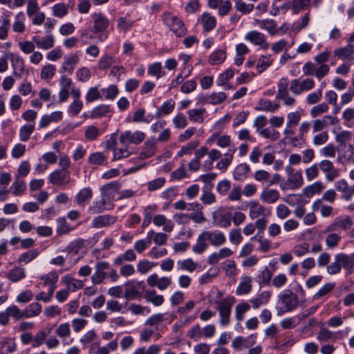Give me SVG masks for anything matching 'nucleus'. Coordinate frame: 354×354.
<instances>
[{
  "label": "nucleus",
  "mask_w": 354,
  "mask_h": 354,
  "mask_svg": "<svg viewBox=\"0 0 354 354\" xmlns=\"http://www.w3.org/2000/svg\"><path fill=\"white\" fill-rule=\"evenodd\" d=\"M279 297V306L277 308L278 315L293 311L299 304L298 297L290 290L283 292Z\"/></svg>",
  "instance_id": "f257e3e1"
},
{
  "label": "nucleus",
  "mask_w": 354,
  "mask_h": 354,
  "mask_svg": "<svg viewBox=\"0 0 354 354\" xmlns=\"http://www.w3.org/2000/svg\"><path fill=\"white\" fill-rule=\"evenodd\" d=\"M235 303V298L229 296L216 301V310L219 313V323L221 326H225L230 322V315L233 305Z\"/></svg>",
  "instance_id": "f03ea898"
},
{
  "label": "nucleus",
  "mask_w": 354,
  "mask_h": 354,
  "mask_svg": "<svg viewBox=\"0 0 354 354\" xmlns=\"http://www.w3.org/2000/svg\"><path fill=\"white\" fill-rule=\"evenodd\" d=\"M162 20L176 36L181 37L185 34L186 28L185 25L177 17L169 12H166L162 15Z\"/></svg>",
  "instance_id": "7ed1b4c3"
},
{
  "label": "nucleus",
  "mask_w": 354,
  "mask_h": 354,
  "mask_svg": "<svg viewBox=\"0 0 354 354\" xmlns=\"http://www.w3.org/2000/svg\"><path fill=\"white\" fill-rule=\"evenodd\" d=\"M318 237L320 239H324L326 245L329 249L337 247L342 240L341 234L333 230L328 225L318 232Z\"/></svg>",
  "instance_id": "20e7f679"
},
{
  "label": "nucleus",
  "mask_w": 354,
  "mask_h": 354,
  "mask_svg": "<svg viewBox=\"0 0 354 354\" xmlns=\"http://www.w3.org/2000/svg\"><path fill=\"white\" fill-rule=\"evenodd\" d=\"M213 223L221 227L227 228L231 226L232 214L225 207H219L212 213Z\"/></svg>",
  "instance_id": "39448f33"
},
{
  "label": "nucleus",
  "mask_w": 354,
  "mask_h": 354,
  "mask_svg": "<svg viewBox=\"0 0 354 354\" xmlns=\"http://www.w3.org/2000/svg\"><path fill=\"white\" fill-rule=\"evenodd\" d=\"M315 86V82L311 78H306L301 81L298 79H294L290 83V91L293 94L299 95L303 92L312 90Z\"/></svg>",
  "instance_id": "423d86ee"
},
{
  "label": "nucleus",
  "mask_w": 354,
  "mask_h": 354,
  "mask_svg": "<svg viewBox=\"0 0 354 354\" xmlns=\"http://www.w3.org/2000/svg\"><path fill=\"white\" fill-rule=\"evenodd\" d=\"M145 138V133L140 131L131 132L128 130L122 132L120 135L119 141L122 145H129L130 144L139 145Z\"/></svg>",
  "instance_id": "0eeeda50"
},
{
  "label": "nucleus",
  "mask_w": 354,
  "mask_h": 354,
  "mask_svg": "<svg viewBox=\"0 0 354 354\" xmlns=\"http://www.w3.org/2000/svg\"><path fill=\"white\" fill-rule=\"evenodd\" d=\"M109 269V263L105 261H97L95 265V272L91 276V281L94 285L104 283L107 277L106 270Z\"/></svg>",
  "instance_id": "6e6552de"
},
{
  "label": "nucleus",
  "mask_w": 354,
  "mask_h": 354,
  "mask_svg": "<svg viewBox=\"0 0 354 354\" xmlns=\"http://www.w3.org/2000/svg\"><path fill=\"white\" fill-rule=\"evenodd\" d=\"M121 187L120 183L118 181L110 182L100 187L102 196L101 203L106 204L107 201L112 200Z\"/></svg>",
  "instance_id": "1a4fd4ad"
},
{
  "label": "nucleus",
  "mask_w": 354,
  "mask_h": 354,
  "mask_svg": "<svg viewBox=\"0 0 354 354\" xmlns=\"http://www.w3.org/2000/svg\"><path fill=\"white\" fill-rule=\"evenodd\" d=\"M353 224L352 218L348 215H343L337 217L328 226L336 232L341 234L342 231H346L351 229Z\"/></svg>",
  "instance_id": "9d476101"
},
{
  "label": "nucleus",
  "mask_w": 354,
  "mask_h": 354,
  "mask_svg": "<svg viewBox=\"0 0 354 354\" xmlns=\"http://www.w3.org/2000/svg\"><path fill=\"white\" fill-rule=\"evenodd\" d=\"M71 181V172L59 169L53 171L48 176V182L57 186H65Z\"/></svg>",
  "instance_id": "9b49d317"
},
{
  "label": "nucleus",
  "mask_w": 354,
  "mask_h": 354,
  "mask_svg": "<svg viewBox=\"0 0 354 354\" xmlns=\"http://www.w3.org/2000/svg\"><path fill=\"white\" fill-rule=\"evenodd\" d=\"M11 66L13 70V75L17 78H21L25 72V62L21 56L17 53L8 55Z\"/></svg>",
  "instance_id": "f8f14e48"
},
{
  "label": "nucleus",
  "mask_w": 354,
  "mask_h": 354,
  "mask_svg": "<svg viewBox=\"0 0 354 354\" xmlns=\"http://www.w3.org/2000/svg\"><path fill=\"white\" fill-rule=\"evenodd\" d=\"M209 245L214 247H220L226 242L225 234L220 230H205L203 231Z\"/></svg>",
  "instance_id": "ddd939ff"
},
{
  "label": "nucleus",
  "mask_w": 354,
  "mask_h": 354,
  "mask_svg": "<svg viewBox=\"0 0 354 354\" xmlns=\"http://www.w3.org/2000/svg\"><path fill=\"white\" fill-rule=\"evenodd\" d=\"M91 17L94 24L91 31L94 34L102 33L106 31L109 24L108 19L101 12L93 13Z\"/></svg>",
  "instance_id": "4468645a"
},
{
  "label": "nucleus",
  "mask_w": 354,
  "mask_h": 354,
  "mask_svg": "<svg viewBox=\"0 0 354 354\" xmlns=\"http://www.w3.org/2000/svg\"><path fill=\"white\" fill-rule=\"evenodd\" d=\"M245 39L255 46H259L263 50L269 48V44L266 41V36L257 30H252L248 32L245 36Z\"/></svg>",
  "instance_id": "2eb2a0df"
},
{
  "label": "nucleus",
  "mask_w": 354,
  "mask_h": 354,
  "mask_svg": "<svg viewBox=\"0 0 354 354\" xmlns=\"http://www.w3.org/2000/svg\"><path fill=\"white\" fill-rule=\"evenodd\" d=\"M80 62V57L76 53H70L64 57L60 71L63 73L72 74L76 65Z\"/></svg>",
  "instance_id": "dca6fc26"
},
{
  "label": "nucleus",
  "mask_w": 354,
  "mask_h": 354,
  "mask_svg": "<svg viewBox=\"0 0 354 354\" xmlns=\"http://www.w3.org/2000/svg\"><path fill=\"white\" fill-rule=\"evenodd\" d=\"M147 282L150 287H157L160 290H165L171 284V279L168 277L158 278L157 274H152L147 277Z\"/></svg>",
  "instance_id": "f3484780"
},
{
  "label": "nucleus",
  "mask_w": 354,
  "mask_h": 354,
  "mask_svg": "<svg viewBox=\"0 0 354 354\" xmlns=\"http://www.w3.org/2000/svg\"><path fill=\"white\" fill-rule=\"evenodd\" d=\"M303 184L301 171H297L291 175H288L286 181L281 185V188L285 189H295Z\"/></svg>",
  "instance_id": "a211bd4d"
},
{
  "label": "nucleus",
  "mask_w": 354,
  "mask_h": 354,
  "mask_svg": "<svg viewBox=\"0 0 354 354\" xmlns=\"http://www.w3.org/2000/svg\"><path fill=\"white\" fill-rule=\"evenodd\" d=\"M157 140L153 137L148 138L144 145L142 146V151L139 153V158L145 160L153 156L156 152Z\"/></svg>",
  "instance_id": "6ab92c4d"
},
{
  "label": "nucleus",
  "mask_w": 354,
  "mask_h": 354,
  "mask_svg": "<svg viewBox=\"0 0 354 354\" xmlns=\"http://www.w3.org/2000/svg\"><path fill=\"white\" fill-rule=\"evenodd\" d=\"M249 215L252 219L259 216H266L270 214V210L255 201L248 203Z\"/></svg>",
  "instance_id": "aec40b11"
},
{
  "label": "nucleus",
  "mask_w": 354,
  "mask_h": 354,
  "mask_svg": "<svg viewBox=\"0 0 354 354\" xmlns=\"http://www.w3.org/2000/svg\"><path fill=\"white\" fill-rule=\"evenodd\" d=\"M320 169L325 173L326 178L328 181H333L338 177L339 171L334 167L333 163L328 160H323L319 162Z\"/></svg>",
  "instance_id": "412c9836"
},
{
  "label": "nucleus",
  "mask_w": 354,
  "mask_h": 354,
  "mask_svg": "<svg viewBox=\"0 0 354 354\" xmlns=\"http://www.w3.org/2000/svg\"><path fill=\"white\" fill-rule=\"evenodd\" d=\"M116 221L115 216L109 214L100 215L93 218L91 226L97 229L113 225Z\"/></svg>",
  "instance_id": "4be33fe9"
},
{
  "label": "nucleus",
  "mask_w": 354,
  "mask_h": 354,
  "mask_svg": "<svg viewBox=\"0 0 354 354\" xmlns=\"http://www.w3.org/2000/svg\"><path fill=\"white\" fill-rule=\"evenodd\" d=\"M32 40L38 48L44 50L52 48L55 45V38L53 35H48L43 37L34 36Z\"/></svg>",
  "instance_id": "5701e85b"
},
{
  "label": "nucleus",
  "mask_w": 354,
  "mask_h": 354,
  "mask_svg": "<svg viewBox=\"0 0 354 354\" xmlns=\"http://www.w3.org/2000/svg\"><path fill=\"white\" fill-rule=\"evenodd\" d=\"M334 56L338 59H353L354 55V45L348 44L344 47L337 48L333 51Z\"/></svg>",
  "instance_id": "b1692460"
},
{
  "label": "nucleus",
  "mask_w": 354,
  "mask_h": 354,
  "mask_svg": "<svg viewBox=\"0 0 354 354\" xmlns=\"http://www.w3.org/2000/svg\"><path fill=\"white\" fill-rule=\"evenodd\" d=\"M124 286V297L127 300H133L141 296V292L138 290L134 281H128Z\"/></svg>",
  "instance_id": "393cba45"
},
{
  "label": "nucleus",
  "mask_w": 354,
  "mask_h": 354,
  "mask_svg": "<svg viewBox=\"0 0 354 354\" xmlns=\"http://www.w3.org/2000/svg\"><path fill=\"white\" fill-rule=\"evenodd\" d=\"M144 298L147 302L152 304L154 306H160L165 301L164 297L158 295L155 290H146Z\"/></svg>",
  "instance_id": "a878e982"
},
{
  "label": "nucleus",
  "mask_w": 354,
  "mask_h": 354,
  "mask_svg": "<svg viewBox=\"0 0 354 354\" xmlns=\"http://www.w3.org/2000/svg\"><path fill=\"white\" fill-rule=\"evenodd\" d=\"M209 247V243L203 231L197 237L196 243L192 247V251L196 254L205 252Z\"/></svg>",
  "instance_id": "bb28decb"
},
{
  "label": "nucleus",
  "mask_w": 354,
  "mask_h": 354,
  "mask_svg": "<svg viewBox=\"0 0 354 354\" xmlns=\"http://www.w3.org/2000/svg\"><path fill=\"white\" fill-rule=\"evenodd\" d=\"M337 258L341 268H344L349 272H351L354 268V253L350 255L344 253H338Z\"/></svg>",
  "instance_id": "cd10ccee"
},
{
  "label": "nucleus",
  "mask_w": 354,
  "mask_h": 354,
  "mask_svg": "<svg viewBox=\"0 0 354 354\" xmlns=\"http://www.w3.org/2000/svg\"><path fill=\"white\" fill-rule=\"evenodd\" d=\"M279 198V192L277 189L265 188L260 194V199L268 204L276 203Z\"/></svg>",
  "instance_id": "c85d7f7f"
},
{
  "label": "nucleus",
  "mask_w": 354,
  "mask_h": 354,
  "mask_svg": "<svg viewBox=\"0 0 354 354\" xmlns=\"http://www.w3.org/2000/svg\"><path fill=\"white\" fill-rule=\"evenodd\" d=\"M111 110L110 105L108 104H100L94 107L90 114V118L92 119H97L104 116H110Z\"/></svg>",
  "instance_id": "c756f323"
},
{
  "label": "nucleus",
  "mask_w": 354,
  "mask_h": 354,
  "mask_svg": "<svg viewBox=\"0 0 354 354\" xmlns=\"http://www.w3.org/2000/svg\"><path fill=\"white\" fill-rule=\"evenodd\" d=\"M153 223L157 226H163V230L170 232L174 227V223L162 214H158L153 217Z\"/></svg>",
  "instance_id": "7c9ffc66"
},
{
  "label": "nucleus",
  "mask_w": 354,
  "mask_h": 354,
  "mask_svg": "<svg viewBox=\"0 0 354 354\" xmlns=\"http://www.w3.org/2000/svg\"><path fill=\"white\" fill-rule=\"evenodd\" d=\"M200 20L203 25V30L205 32H209L216 27V18L208 12H204L201 16Z\"/></svg>",
  "instance_id": "2f4dec72"
},
{
  "label": "nucleus",
  "mask_w": 354,
  "mask_h": 354,
  "mask_svg": "<svg viewBox=\"0 0 354 354\" xmlns=\"http://www.w3.org/2000/svg\"><path fill=\"white\" fill-rule=\"evenodd\" d=\"M279 109V104L273 103L269 100L261 99L259 101L255 110L261 111H266L270 113H274Z\"/></svg>",
  "instance_id": "473e14b6"
},
{
  "label": "nucleus",
  "mask_w": 354,
  "mask_h": 354,
  "mask_svg": "<svg viewBox=\"0 0 354 354\" xmlns=\"http://www.w3.org/2000/svg\"><path fill=\"white\" fill-rule=\"evenodd\" d=\"M93 197V191L90 187L82 189L75 196V201L79 205L84 206Z\"/></svg>",
  "instance_id": "72a5a7b5"
},
{
  "label": "nucleus",
  "mask_w": 354,
  "mask_h": 354,
  "mask_svg": "<svg viewBox=\"0 0 354 354\" xmlns=\"http://www.w3.org/2000/svg\"><path fill=\"white\" fill-rule=\"evenodd\" d=\"M271 292L270 291H263L255 298L252 299L250 302L254 309L259 308L261 306L266 304L270 299Z\"/></svg>",
  "instance_id": "f704fd0d"
},
{
  "label": "nucleus",
  "mask_w": 354,
  "mask_h": 354,
  "mask_svg": "<svg viewBox=\"0 0 354 354\" xmlns=\"http://www.w3.org/2000/svg\"><path fill=\"white\" fill-rule=\"evenodd\" d=\"M312 209L315 212L319 211L322 216L323 217L330 216L333 210L332 206L324 205L321 199H317L313 203Z\"/></svg>",
  "instance_id": "c9c22d12"
},
{
  "label": "nucleus",
  "mask_w": 354,
  "mask_h": 354,
  "mask_svg": "<svg viewBox=\"0 0 354 354\" xmlns=\"http://www.w3.org/2000/svg\"><path fill=\"white\" fill-rule=\"evenodd\" d=\"M6 277L10 281L16 283L26 277V271L23 268L15 266L8 272Z\"/></svg>",
  "instance_id": "e433bc0d"
},
{
  "label": "nucleus",
  "mask_w": 354,
  "mask_h": 354,
  "mask_svg": "<svg viewBox=\"0 0 354 354\" xmlns=\"http://www.w3.org/2000/svg\"><path fill=\"white\" fill-rule=\"evenodd\" d=\"M136 259V254L135 252L132 249H129L115 258L113 263L115 266H122L124 261H134Z\"/></svg>",
  "instance_id": "4c0bfd02"
},
{
  "label": "nucleus",
  "mask_w": 354,
  "mask_h": 354,
  "mask_svg": "<svg viewBox=\"0 0 354 354\" xmlns=\"http://www.w3.org/2000/svg\"><path fill=\"white\" fill-rule=\"evenodd\" d=\"M41 305L37 302L29 304L23 310L24 318H31L38 316L41 312Z\"/></svg>",
  "instance_id": "58836bf2"
},
{
  "label": "nucleus",
  "mask_w": 354,
  "mask_h": 354,
  "mask_svg": "<svg viewBox=\"0 0 354 354\" xmlns=\"http://www.w3.org/2000/svg\"><path fill=\"white\" fill-rule=\"evenodd\" d=\"M207 111L204 108L190 109L187 111L189 120L194 122L203 123L204 122V115Z\"/></svg>",
  "instance_id": "ea45409f"
},
{
  "label": "nucleus",
  "mask_w": 354,
  "mask_h": 354,
  "mask_svg": "<svg viewBox=\"0 0 354 354\" xmlns=\"http://www.w3.org/2000/svg\"><path fill=\"white\" fill-rule=\"evenodd\" d=\"M178 269L180 270H186L189 272H193L198 268L200 266L198 263L194 262L192 259L188 258L182 261H178L177 262Z\"/></svg>",
  "instance_id": "a19ab883"
},
{
  "label": "nucleus",
  "mask_w": 354,
  "mask_h": 354,
  "mask_svg": "<svg viewBox=\"0 0 354 354\" xmlns=\"http://www.w3.org/2000/svg\"><path fill=\"white\" fill-rule=\"evenodd\" d=\"M26 189V184L24 180H21L18 176H15V182L10 187V192L14 196H21Z\"/></svg>",
  "instance_id": "79ce46f5"
},
{
  "label": "nucleus",
  "mask_w": 354,
  "mask_h": 354,
  "mask_svg": "<svg viewBox=\"0 0 354 354\" xmlns=\"http://www.w3.org/2000/svg\"><path fill=\"white\" fill-rule=\"evenodd\" d=\"M252 279L249 277L243 278L237 286L236 293L238 295L249 294L252 290Z\"/></svg>",
  "instance_id": "37998d69"
},
{
  "label": "nucleus",
  "mask_w": 354,
  "mask_h": 354,
  "mask_svg": "<svg viewBox=\"0 0 354 354\" xmlns=\"http://www.w3.org/2000/svg\"><path fill=\"white\" fill-rule=\"evenodd\" d=\"M39 254V252L37 249L30 250L20 254L17 262L19 263L28 264L36 259Z\"/></svg>",
  "instance_id": "c03bdc74"
},
{
  "label": "nucleus",
  "mask_w": 354,
  "mask_h": 354,
  "mask_svg": "<svg viewBox=\"0 0 354 354\" xmlns=\"http://www.w3.org/2000/svg\"><path fill=\"white\" fill-rule=\"evenodd\" d=\"M35 129V122L23 125L19 132V140L22 142H26L29 140L31 134Z\"/></svg>",
  "instance_id": "a18cd8bd"
},
{
  "label": "nucleus",
  "mask_w": 354,
  "mask_h": 354,
  "mask_svg": "<svg viewBox=\"0 0 354 354\" xmlns=\"http://www.w3.org/2000/svg\"><path fill=\"white\" fill-rule=\"evenodd\" d=\"M234 152V149H228L227 152L224 155V157L221 158V160L217 162L216 168L220 170H225L231 164Z\"/></svg>",
  "instance_id": "49530a36"
},
{
  "label": "nucleus",
  "mask_w": 354,
  "mask_h": 354,
  "mask_svg": "<svg viewBox=\"0 0 354 354\" xmlns=\"http://www.w3.org/2000/svg\"><path fill=\"white\" fill-rule=\"evenodd\" d=\"M273 62L274 59L271 55H261L257 64V68L259 70V73H262L270 66Z\"/></svg>",
  "instance_id": "de8ad7c7"
},
{
  "label": "nucleus",
  "mask_w": 354,
  "mask_h": 354,
  "mask_svg": "<svg viewBox=\"0 0 354 354\" xmlns=\"http://www.w3.org/2000/svg\"><path fill=\"white\" fill-rule=\"evenodd\" d=\"M102 99L101 90L98 86H92L88 88L85 95L86 102L87 104Z\"/></svg>",
  "instance_id": "09e8293b"
},
{
  "label": "nucleus",
  "mask_w": 354,
  "mask_h": 354,
  "mask_svg": "<svg viewBox=\"0 0 354 354\" xmlns=\"http://www.w3.org/2000/svg\"><path fill=\"white\" fill-rule=\"evenodd\" d=\"M147 73L149 75L159 79L165 75L160 62H154L148 66Z\"/></svg>",
  "instance_id": "8fccbe9b"
},
{
  "label": "nucleus",
  "mask_w": 354,
  "mask_h": 354,
  "mask_svg": "<svg viewBox=\"0 0 354 354\" xmlns=\"http://www.w3.org/2000/svg\"><path fill=\"white\" fill-rule=\"evenodd\" d=\"M324 188V184L320 181H317L305 187L304 189V193L307 197L310 198L315 194L321 193Z\"/></svg>",
  "instance_id": "3c124183"
},
{
  "label": "nucleus",
  "mask_w": 354,
  "mask_h": 354,
  "mask_svg": "<svg viewBox=\"0 0 354 354\" xmlns=\"http://www.w3.org/2000/svg\"><path fill=\"white\" fill-rule=\"evenodd\" d=\"M225 59L226 52L224 50L219 49L210 55L209 62L212 65H217L223 63Z\"/></svg>",
  "instance_id": "603ef678"
},
{
  "label": "nucleus",
  "mask_w": 354,
  "mask_h": 354,
  "mask_svg": "<svg viewBox=\"0 0 354 354\" xmlns=\"http://www.w3.org/2000/svg\"><path fill=\"white\" fill-rule=\"evenodd\" d=\"M250 309V304L246 301H242L238 304L235 307V318L241 322L244 319V314Z\"/></svg>",
  "instance_id": "864d4df0"
},
{
  "label": "nucleus",
  "mask_w": 354,
  "mask_h": 354,
  "mask_svg": "<svg viewBox=\"0 0 354 354\" xmlns=\"http://www.w3.org/2000/svg\"><path fill=\"white\" fill-rule=\"evenodd\" d=\"M258 133L261 137L269 139L272 141H275L280 137L279 132L271 127L264 128L259 131Z\"/></svg>",
  "instance_id": "5fc2aeb1"
},
{
  "label": "nucleus",
  "mask_w": 354,
  "mask_h": 354,
  "mask_svg": "<svg viewBox=\"0 0 354 354\" xmlns=\"http://www.w3.org/2000/svg\"><path fill=\"white\" fill-rule=\"evenodd\" d=\"M310 1L311 0H291L290 6L293 13H298L306 9L310 5Z\"/></svg>",
  "instance_id": "6e6d98bb"
},
{
  "label": "nucleus",
  "mask_w": 354,
  "mask_h": 354,
  "mask_svg": "<svg viewBox=\"0 0 354 354\" xmlns=\"http://www.w3.org/2000/svg\"><path fill=\"white\" fill-rule=\"evenodd\" d=\"M227 99V95L224 92H214L207 95L206 101L208 104L216 105L223 103Z\"/></svg>",
  "instance_id": "4d7b16f0"
},
{
  "label": "nucleus",
  "mask_w": 354,
  "mask_h": 354,
  "mask_svg": "<svg viewBox=\"0 0 354 354\" xmlns=\"http://www.w3.org/2000/svg\"><path fill=\"white\" fill-rule=\"evenodd\" d=\"M272 272L266 266L263 270L258 274V283L261 286L268 285L270 283Z\"/></svg>",
  "instance_id": "13d9d810"
},
{
  "label": "nucleus",
  "mask_w": 354,
  "mask_h": 354,
  "mask_svg": "<svg viewBox=\"0 0 354 354\" xmlns=\"http://www.w3.org/2000/svg\"><path fill=\"white\" fill-rule=\"evenodd\" d=\"M249 171L250 167L247 164H240L235 168L234 171V178L238 180L245 179Z\"/></svg>",
  "instance_id": "bf43d9fd"
},
{
  "label": "nucleus",
  "mask_w": 354,
  "mask_h": 354,
  "mask_svg": "<svg viewBox=\"0 0 354 354\" xmlns=\"http://www.w3.org/2000/svg\"><path fill=\"white\" fill-rule=\"evenodd\" d=\"M1 26H0V39L5 40L8 37V30L10 28V19L8 16H1L0 18Z\"/></svg>",
  "instance_id": "052dcab7"
},
{
  "label": "nucleus",
  "mask_w": 354,
  "mask_h": 354,
  "mask_svg": "<svg viewBox=\"0 0 354 354\" xmlns=\"http://www.w3.org/2000/svg\"><path fill=\"white\" fill-rule=\"evenodd\" d=\"M175 102L170 99L165 102L157 110L156 115L158 116L160 115H168L171 113L175 108Z\"/></svg>",
  "instance_id": "680f3d73"
},
{
  "label": "nucleus",
  "mask_w": 354,
  "mask_h": 354,
  "mask_svg": "<svg viewBox=\"0 0 354 354\" xmlns=\"http://www.w3.org/2000/svg\"><path fill=\"white\" fill-rule=\"evenodd\" d=\"M104 98L108 100H113L119 94V89L115 84H111L106 88L101 89Z\"/></svg>",
  "instance_id": "e2e57ef3"
},
{
  "label": "nucleus",
  "mask_w": 354,
  "mask_h": 354,
  "mask_svg": "<svg viewBox=\"0 0 354 354\" xmlns=\"http://www.w3.org/2000/svg\"><path fill=\"white\" fill-rule=\"evenodd\" d=\"M25 15L22 12L15 16V21L13 24V30L16 32H23L25 30L24 25Z\"/></svg>",
  "instance_id": "0e129e2a"
},
{
  "label": "nucleus",
  "mask_w": 354,
  "mask_h": 354,
  "mask_svg": "<svg viewBox=\"0 0 354 354\" xmlns=\"http://www.w3.org/2000/svg\"><path fill=\"white\" fill-rule=\"evenodd\" d=\"M106 159V156L102 152L92 153L88 158V162L90 165H102L104 164Z\"/></svg>",
  "instance_id": "69168bd1"
},
{
  "label": "nucleus",
  "mask_w": 354,
  "mask_h": 354,
  "mask_svg": "<svg viewBox=\"0 0 354 354\" xmlns=\"http://www.w3.org/2000/svg\"><path fill=\"white\" fill-rule=\"evenodd\" d=\"M201 7L199 0H189L185 6V11L187 15H194L200 10Z\"/></svg>",
  "instance_id": "338daca9"
},
{
  "label": "nucleus",
  "mask_w": 354,
  "mask_h": 354,
  "mask_svg": "<svg viewBox=\"0 0 354 354\" xmlns=\"http://www.w3.org/2000/svg\"><path fill=\"white\" fill-rule=\"evenodd\" d=\"M100 135V129L95 125L88 126L84 131L86 139L90 141L96 140Z\"/></svg>",
  "instance_id": "774afa93"
}]
</instances>
